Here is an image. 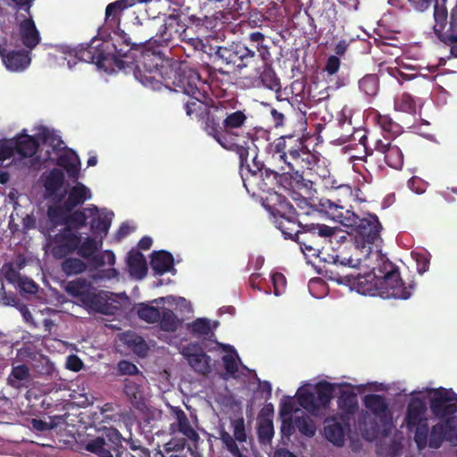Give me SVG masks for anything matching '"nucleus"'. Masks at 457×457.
I'll use <instances>...</instances> for the list:
<instances>
[{"instance_id":"nucleus-1","label":"nucleus","mask_w":457,"mask_h":457,"mask_svg":"<svg viewBox=\"0 0 457 457\" xmlns=\"http://www.w3.org/2000/svg\"><path fill=\"white\" fill-rule=\"evenodd\" d=\"M139 35L136 33L135 40L124 31H113L108 39L93 38L90 43L68 47L64 52L71 59L70 68L77 60L95 63L105 71L134 69L136 79L145 87L158 88L165 81L163 77L164 53L160 47L148 43L136 46Z\"/></svg>"},{"instance_id":"nucleus-2","label":"nucleus","mask_w":457,"mask_h":457,"mask_svg":"<svg viewBox=\"0 0 457 457\" xmlns=\"http://www.w3.org/2000/svg\"><path fill=\"white\" fill-rule=\"evenodd\" d=\"M237 102L219 101L208 121L206 134L212 137L222 148L240 156L246 154V148L241 145L256 141V127L246 129L249 113L246 109H237Z\"/></svg>"},{"instance_id":"nucleus-3","label":"nucleus","mask_w":457,"mask_h":457,"mask_svg":"<svg viewBox=\"0 0 457 457\" xmlns=\"http://www.w3.org/2000/svg\"><path fill=\"white\" fill-rule=\"evenodd\" d=\"M382 284L383 299L406 300L411 295L413 287L405 286L400 277L399 268L385 256H379L376 267L371 272Z\"/></svg>"},{"instance_id":"nucleus-4","label":"nucleus","mask_w":457,"mask_h":457,"mask_svg":"<svg viewBox=\"0 0 457 457\" xmlns=\"http://www.w3.org/2000/svg\"><path fill=\"white\" fill-rule=\"evenodd\" d=\"M66 292L78 299L80 305L88 312L110 314L112 303H109L108 293L94 287L86 278H79L69 281L65 287Z\"/></svg>"},{"instance_id":"nucleus-5","label":"nucleus","mask_w":457,"mask_h":457,"mask_svg":"<svg viewBox=\"0 0 457 457\" xmlns=\"http://www.w3.org/2000/svg\"><path fill=\"white\" fill-rule=\"evenodd\" d=\"M208 47L211 61L220 62L239 71L257 62L254 50L250 49L242 42H231L227 46L212 44V46Z\"/></svg>"},{"instance_id":"nucleus-6","label":"nucleus","mask_w":457,"mask_h":457,"mask_svg":"<svg viewBox=\"0 0 457 457\" xmlns=\"http://www.w3.org/2000/svg\"><path fill=\"white\" fill-rule=\"evenodd\" d=\"M255 142L252 141L245 143V145L242 144L241 145L246 148V154L244 156L237 154L244 187L248 194L253 195H256L254 186L262 192H269L270 189L267 183L261 179L263 177L262 170L264 169V163L258 157V147Z\"/></svg>"},{"instance_id":"nucleus-7","label":"nucleus","mask_w":457,"mask_h":457,"mask_svg":"<svg viewBox=\"0 0 457 457\" xmlns=\"http://www.w3.org/2000/svg\"><path fill=\"white\" fill-rule=\"evenodd\" d=\"M338 229L325 224L318 222H306L300 224L298 234L295 235L297 244H299L303 252H309L312 255H316L323 247V243L328 239L332 242V238L337 241H345V236L337 237Z\"/></svg>"},{"instance_id":"nucleus-8","label":"nucleus","mask_w":457,"mask_h":457,"mask_svg":"<svg viewBox=\"0 0 457 457\" xmlns=\"http://www.w3.org/2000/svg\"><path fill=\"white\" fill-rule=\"evenodd\" d=\"M124 437L114 427H104L98 435L81 443L84 450L97 457H123L127 455L122 445Z\"/></svg>"},{"instance_id":"nucleus-9","label":"nucleus","mask_w":457,"mask_h":457,"mask_svg":"<svg viewBox=\"0 0 457 457\" xmlns=\"http://www.w3.org/2000/svg\"><path fill=\"white\" fill-rule=\"evenodd\" d=\"M179 23L173 16H169L162 24H159L156 20H148L136 32L140 36L136 46L148 43L160 48L167 46L175 35L179 36L181 31H179Z\"/></svg>"},{"instance_id":"nucleus-10","label":"nucleus","mask_w":457,"mask_h":457,"mask_svg":"<svg viewBox=\"0 0 457 457\" xmlns=\"http://www.w3.org/2000/svg\"><path fill=\"white\" fill-rule=\"evenodd\" d=\"M37 137L43 143H49L53 146L54 151H62L57 158V165L66 170L69 178L78 179L80 170V160L75 151L67 148L62 138L59 136L54 135L46 127H41L39 129Z\"/></svg>"},{"instance_id":"nucleus-11","label":"nucleus","mask_w":457,"mask_h":457,"mask_svg":"<svg viewBox=\"0 0 457 457\" xmlns=\"http://www.w3.org/2000/svg\"><path fill=\"white\" fill-rule=\"evenodd\" d=\"M434 21L433 29L437 38L447 46L457 45V0L449 17L445 4L436 3Z\"/></svg>"},{"instance_id":"nucleus-12","label":"nucleus","mask_w":457,"mask_h":457,"mask_svg":"<svg viewBox=\"0 0 457 457\" xmlns=\"http://www.w3.org/2000/svg\"><path fill=\"white\" fill-rule=\"evenodd\" d=\"M337 384L328 381H320L316 385V394L303 390L298 393V403L307 411L317 415L320 409H326L334 395Z\"/></svg>"},{"instance_id":"nucleus-13","label":"nucleus","mask_w":457,"mask_h":457,"mask_svg":"<svg viewBox=\"0 0 457 457\" xmlns=\"http://www.w3.org/2000/svg\"><path fill=\"white\" fill-rule=\"evenodd\" d=\"M330 278L335 280L337 284L345 285L351 289H355L357 293L363 295L379 296L382 298V284L375 278L372 273L365 275L358 274H345L340 275L335 273Z\"/></svg>"},{"instance_id":"nucleus-14","label":"nucleus","mask_w":457,"mask_h":457,"mask_svg":"<svg viewBox=\"0 0 457 457\" xmlns=\"http://www.w3.org/2000/svg\"><path fill=\"white\" fill-rule=\"evenodd\" d=\"M429 394L430 411L435 417L442 420L457 412V394L453 389L432 388Z\"/></svg>"},{"instance_id":"nucleus-15","label":"nucleus","mask_w":457,"mask_h":457,"mask_svg":"<svg viewBox=\"0 0 457 457\" xmlns=\"http://www.w3.org/2000/svg\"><path fill=\"white\" fill-rule=\"evenodd\" d=\"M81 241V235L70 227L60 229L52 239V254L61 260L76 252Z\"/></svg>"},{"instance_id":"nucleus-16","label":"nucleus","mask_w":457,"mask_h":457,"mask_svg":"<svg viewBox=\"0 0 457 457\" xmlns=\"http://www.w3.org/2000/svg\"><path fill=\"white\" fill-rule=\"evenodd\" d=\"M172 84L189 97L195 96L201 97L204 93H207L200 73L194 69L175 71Z\"/></svg>"},{"instance_id":"nucleus-17","label":"nucleus","mask_w":457,"mask_h":457,"mask_svg":"<svg viewBox=\"0 0 457 457\" xmlns=\"http://www.w3.org/2000/svg\"><path fill=\"white\" fill-rule=\"evenodd\" d=\"M215 105L217 104H214L208 93H204L201 97L190 96L184 102L183 108L189 118L204 122V130L206 132L207 124L214 112Z\"/></svg>"},{"instance_id":"nucleus-18","label":"nucleus","mask_w":457,"mask_h":457,"mask_svg":"<svg viewBox=\"0 0 457 457\" xmlns=\"http://www.w3.org/2000/svg\"><path fill=\"white\" fill-rule=\"evenodd\" d=\"M347 228H351L363 244L373 245L380 239L382 225L376 214L368 213L363 218L357 215L355 222Z\"/></svg>"},{"instance_id":"nucleus-19","label":"nucleus","mask_w":457,"mask_h":457,"mask_svg":"<svg viewBox=\"0 0 457 457\" xmlns=\"http://www.w3.org/2000/svg\"><path fill=\"white\" fill-rule=\"evenodd\" d=\"M393 139L383 136V138L372 140L377 153L384 156L385 162L392 169L401 170L403 166V154L400 147L393 143Z\"/></svg>"},{"instance_id":"nucleus-20","label":"nucleus","mask_w":457,"mask_h":457,"mask_svg":"<svg viewBox=\"0 0 457 457\" xmlns=\"http://www.w3.org/2000/svg\"><path fill=\"white\" fill-rule=\"evenodd\" d=\"M319 212L326 214L329 219L342 224L345 227L350 226L357 220V214L343 206L335 204L329 199H320L315 204Z\"/></svg>"},{"instance_id":"nucleus-21","label":"nucleus","mask_w":457,"mask_h":457,"mask_svg":"<svg viewBox=\"0 0 457 457\" xmlns=\"http://www.w3.org/2000/svg\"><path fill=\"white\" fill-rule=\"evenodd\" d=\"M102 247V240L96 241L93 237H86L81 240L76 253L83 259L88 260L96 267L104 265V256L99 254V249Z\"/></svg>"},{"instance_id":"nucleus-22","label":"nucleus","mask_w":457,"mask_h":457,"mask_svg":"<svg viewBox=\"0 0 457 457\" xmlns=\"http://www.w3.org/2000/svg\"><path fill=\"white\" fill-rule=\"evenodd\" d=\"M19 33L23 46L29 51L33 50L40 43V33L36 27L30 12L29 17H26L20 22Z\"/></svg>"},{"instance_id":"nucleus-23","label":"nucleus","mask_w":457,"mask_h":457,"mask_svg":"<svg viewBox=\"0 0 457 457\" xmlns=\"http://www.w3.org/2000/svg\"><path fill=\"white\" fill-rule=\"evenodd\" d=\"M427 411V405L425 402L419 397L411 398L406 410L404 421L407 428L411 431L414 428L415 425L428 421L425 417Z\"/></svg>"},{"instance_id":"nucleus-24","label":"nucleus","mask_w":457,"mask_h":457,"mask_svg":"<svg viewBox=\"0 0 457 457\" xmlns=\"http://www.w3.org/2000/svg\"><path fill=\"white\" fill-rule=\"evenodd\" d=\"M246 46L254 50L257 59L260 58L262 62H272L270 46L263 33L260 31L251 32L246 37Z\"/></svg>"},{"instance_id":"nucleus-25","label":"nucleus","mask_w":457,"mask_h":457,"mask_svg":"<svg viewBox=\"0 0 457 457\" xmlns=\"http://www.w3.org/2000/svg\"><path fill=\"white\" fill-rule=\"evenodd\" d=\"M0 56L6 68L12 71H22L30 63V57L29 52L24 50H12L6 51L0 47Z\"/></svg>"},{"instance_id":"nucleus-26","label":"nucleus","mask_w":457,"mask_h":457,"mask_svg":"<svg viewBox=\"0 0 457 457\" xmlns=\"http://www.w3.org/2000/svg\"><path fill=\"white\" fill-rule=\"evenodd\" d=\"M32 381L30 370L26 364H12L6 383L12 388L21 390L28 388Z\"/></svg>"},{"instance_id":"nucleus-27","label":"nucleus","mask_w":457,"mask_h":457,"mask_svg":"<svg viewBox=\"0 0 457 457\" xmlns=\"http://www.w3.org/2000/svg\"><path fill=\"white\" fill-rule=\"evenodd\" d=\"M196 345H188L183 351L189 365L197 373L206 375L211 370L210 361L211 358L204 352L200 350L199 353H192L191 350L196 349Z\"/></svg>"},{"instance_id":"nucleus-28","label":"nucleus","mask_w":457,"mask_h":457,"mask_svg":"<svg viewBox=\"0 0 457 457\" xmlns=\"http://www.w3.org/2000/svg\"><path fill=\"white\" fill-rule=\"evenodd\" d=\"M137 4L135 0H117L109 4L105 9V25L116 29L120 21L122 12Z\"/></svg>"},{"instance_id":"nucleus-29","label":"nucleus","mask_w":457,"mask_h":457,"mask_svg":"<svg viewBox=\"0 0 457 457\" xmlns=\"http://www.w3.org/2000/svg\"><path fill=\"white\" fill-rule=\"evenodd\" d=\"M175 416L176 422L170 425V430L172 432L178 431L193 443H197L199 435L191 426L185 411L179 408L175 411Z\"/></svg>"},{"instance_id":"nucleus-30","label":"nucleus","mask_w":457,"mask_h":457,"mask_svg":"<svg viewBox=\"0 0 457 457\" xmlns=\"http://www.w3.org/2000/svg\"><path fill=\"white\" fill-rule=\"evenodd\" d=\"M362 403L366 409L380 420L390 414L388 403L383 395L376 394L366 395L362 398Z\"/></svg>"},{"instance_id":"nucleus-31","label":"nucleus","mask_w":457,"mask_h":457,"mask_svg":"<svg viewBox=\"0 0 457 457\" xmlns=\"http://www.w3.org/2000/svg\"><path fill=\"white\" fill-rule=\"evenodd\" d=\"M179 37L184 44L182 48L187 57L194 55L196 52L206 54L209 56L208 46H212V44L208 41L204 42L199 37H189L186 29L179 33Z\"/></svg>"},{"instance_id":"nucleus-32","label":"nucleus","mask_w":457,"mask_h":457,"mask_svg":"<svg viewBox=\"0 0 457 457\" xmlns=\"http://www.w3.org/2000/svg\"><path fill=\"white\" fill-rule=\"evenodd\" d=\"M150 265L156 275H163L173 269V255L164 250L154 252L151 256Z\"/></svg>"},{"instance_id":"nucleus-33","label":"nucleus","mask_w":457,"mask_h":457,"mask_svg":"<svg viewBox=\"0 0 457 457\" xmlns=\"http://www.w3.org/2000/svg\"><path fill=\"white\" fill-rule=\"evenodd\" d=\"M127 264L131 276L139 279L146 276V260L141 252L137 250L129 251L128 253Z\"/></svg>"},{"instance_id":"nucleus-34","label":"nucleus","mask_w":457,"mask_h":457,"mask_svg":"<svg viewBox=\"0 0 457 457\" xmlns=\"http://www.w3.org/2000/svg\"><path fill=\"white\" fill-rule=\"evenodd\" d=\"M123 393L135 408L141 410L145 406L144 391L137 383L126 378L124 380Z\"/></svg>"},{"instance_id":"nucleus-35","label":"nucleus","mask_w":457,"mask_h":457,"mask_svg":"<svg viewBox=\"0 0 457 457\" xmlns=\"http://www.w3.org/2000/svg\"><path fill=\"white\" fill-rule=\"evenodd\" d=\"M299 214H295V218H276L275 225L281 231L285 239L295 241V235L298 234L300 230V224H304L298 219Z\"/></svg>"},{"instance_id":"nucleus-36","label":"nucleus","mask_w":457,"mask_h":457,"mask_svg":"<svg viewBox=\"0 0 457 457\" xmlns=\"http://www.w3.org/2000/svg\"><path fill=\"white\" fill-rule=\"evenodd\" d=\"M92 196L90 190L82 183L77 182L68 193V196L64 201L65 206L68 209L73 210L79 204H82L86 200L90 199Z\"/></svg>"},{"instance_id":"nucleus-37","label":"nucleus","mask_w":457,"mask_h":457,"mask_svg":"<svg viewBox=\"0 0 457 457\" xmlns=\"http://www.w3.org/2000/svg\"><path fill=\"white\" fill-rule=\"evenodd\" d=\"M15 151L22 157L33 156L39 146L38 141L32 136L21 135L14 142Z\"/></svg>"},{"instance_id":"nucleus-38","label":"nucleus","mask_w":457,"mask_h":457,"mask_svg":"<svg viewBox=\"0 0 457 457\" xmlns=\"http://www.w3.org/2000/svg\"><path fill=\"white\" fill-rule=\"evenodd\" d=\"M64 181V174L59 169H53L44 182L46 195L47 197L57 196L58 192L62 188Z\"/></svg>"},{"instance_id":"nucleus-39","label":"nucleus","mask_w":457,"mask_h":457,"mask_svg":"<svg viewBox=\"0 0 457 457\" xmlns=\"http://www.w3.org/2000/svg\"><path fill=\"white\" fill-rule=\"evenodd\" d=\"M261 84L270 90L278 92L280 86V79L272 68V62H262V71L259 75Z\"/></svg>"},{"instance_id":"nucleus-40","label":"nucleus","mask_w":457,"mask_h":457,"mask_svg":"<svg viewBox=\"0 0 457 457\" xmlns=\"http://www.w3.org/2000/svg\"><path fill=\"white\" fill-rule=\"evenodd\" d=\"M292 162H294V165L287 166L289 170H295L297 167L310 170H312L315 167L320 169V165L318 163L319 160L308 150L307 146L299 153V156L297 155V157L295 156L292 159Z\"/></svg>"},{"instance_id":"nucleus-41","label":"nucleus","mask_w":457,"mask_h":457,"mask_svg":"<svg viewBox=\"0 0 457 457\" xmlns=\"http://www.w3.org/2000/svg\"><path fill=\"white\" fill-rule=\"evenodd\" d=\"M337 405L339 410L345 415H353L358 410V398L352 390H343L338 396Z\"/></svg>"},{"instance_id":"nucleus-42","label":"nucleus","mask_w":457,"mask_h":457,"mask_svg":"<svg viewBox=\"0 0 457 457\" xmlns=\"http://www.w3.org/2000/svg\"><path fill=\"white\" fill-rule=\"evenodd\" d=\"M307 182L298 170L283 172L279 176V183L287 189L296 190L307 187Z\"/></svg>"},{"instance_id":"nucleus-43","label":"nucleus","mask_w":457,"mask_h":457,"mask_svg":"<svg viewBox=\"0 0 457 457\" xmlns=\"http://www.w3.org/2000/svg\"><path fill=\"white\" fill-rule=\"evenodd\" d=\"M86 212H88L90 215H96L98 212V208L96 206H93L91 208H87L84 211H75L73 212H69L65 227H70L74 231H78L79 228L85 227L87 225V220Z\"/></svg>"},{"instance_id":"nucleus-44","label":"nucleus","mask_w":457,"mask_h":457,"mask_svg":"<svg viewBox=\"0 0 457 457\" xmlns=\"http://www.w3.org/2000/svg\"><path fill=\"white\" fill-rule=\"evenodd\" d=\"M190 333L198 338H211L214 333L211 328L210 320L206 318H198L188 325Z\"/></svg>"},{"instance_id":"nucleus-45","label":"nucleus","mask_w":457,"mask_h":457,"mask_svg":"<svg viewBox=\"0 0 457 457\" xmlns=\"http://www.w3.org/2000/svg\"><path fill=\"white\" fill-rule=\"evenodd\" d=\"M72 210L68 209L63 202L61 205L49 206L47 210V216L50 222L54 226H66L68 214Z\"/></svg>"},{"instance_id":"nucleus-46","label":"nucleus","mask_w":457,"mask_h":457,"mask_svg":"<svg viewBox=\"0 0 457 457\" xmlns=\"http://www.w3.org/2000/svg\"><path fill=\"white\" fill-rule=\"evenodd\" d=\"M286 136H282L270 143L267 146V151L269 154H272L273 157L277 155L278 159L282 161L287 166H292L294 162L289 161L288 156L286 154Z\"/></svg>"},{"instance_id":"nucleus-47","label":"nucleus","mask_w":457,"mask_h":457,"mask_svg":"<svg viewBox=\"0 0 457 457\" xmlns=\"http://www.w3.org/2000/svg\"><path fill=\"white\" fill-rule=\"evenodd\" d=\"M324 435L335 445L341 446L345 443V428L339 422L327 424L324 427Z\"/></svg>"},{"instance_id":"nucleus-48","label":"nucleus","mask_w":457,"mask_h":457,"mask_svg":"<svg viewBox=\"0 0 457 457\" xmlns=\"http://www.w3.org/2000/svg\"><path fill=\"white\" fill-rule=\"evenodd\" d=\"M160 328L165 332H175L181 324V320L170 309L164 308L161 312V318L158 320Z\"/></svg>"},{"instance_id":"nucleus-49","label":"nucleus","mask_w":457,"mask_h":457,"mask_svg":"<svg viewBox=\"0 0 457 457\" xmlns=\"http://www.w3.org/2000/svg\"><path fill=\"white\" fill-rule=\"evenodd\" d=\"M87 264L84 261L75 257H65L61 269L67 276L79 275L86 271Z\"/></svg>"},{"instance_id":"nucleus-50","label":"nucleus","mask_w":457,"mask_h":457,"mask_svg":"<svg viewBox=\"0 0 457 457\" xmlns=\"http://www.w3.org/2000/svg\"><path fill=\"white\" fill-rule=\"evenodd\" d=\"M360 90L367 96H375L379 89V79L376 74H367L359 80Z\"/></svg>"},{"instance_id":"nucleus-51","label":"nucleus","mask_w":457,"mask_h":457,"mask_svg":"<svg viewBox=\"0 0 457 457\" xmlns=\"http://www.w3.org/2000/svg\"><path fill=\"white\" fill-rule=\"evenodd\" d=\"M349 249L353 248L352 243L350 241L346 242V245H342V250H340L337 253L331 255L332 263L335 265H342L348 267H356L359 263L360 260H353L350 254H348V247Z\"/></svg>"},{"instance_id":"nucleus-52","label":"nucleus","mask_w":457,"mask_h":457,"mask_svg":"<svg viewBox=\"0 0 457 457\" xmlns=\"http://www.w3.org/2000/svg\"><path fill=\"white\" fill-rule=\"evenodd\" d=\"M295 425L297 430L307 437H312L316 433V425L308 415L295 416Z\"/></svg>"},{"instance_id":"nucleus-53","label":"nucleus","mask_w":457,"mask_h":457,"mask_svg":"<svg viewBox=\"0 0 457 457\" xmlns=\"http://www.w3.org/2000/svg\"><path fill=\"white\" fill-rule=\"evenodd\" d=\"M257 435L261 444L266 445L270 443L274 436V427L272 420L267 418L260 420L257 428Z\"/></svg>"},{"instance_id":"nucleus-54","label":"nucleus","mask_w":457,"mask_h":457,"mask_svg":"<svg viewBox=\"0 0 457 457\" xmlns=\"http://www.w3.org/2000/svg\"><path fill=\"white\" fill-rule=\"evenodd\" d=\"M377 122L381 128L382 131L387 134L385 135L386 137L392 138L394 140V138L400 133L401 127L388 115L379 114L378 116Z\"/></svg>"},{"instance_id":"nucleus-55","label":"nucleus","mask_w":457,"mask_h":457,"mask_svg":"<svg viewBox=\"0 0 457 457\" xmlns=\"http://www.w3.org/2000/svg\"><path fill=\"white\" fill-rule=\"evenodd\" d=\"M220 439L222 442L223 447H225L233 457H247L239 449L236 439L224 428L220 430Z\"/></svg>"},{"instance_id":"nucleus-56","label":"nucleus","mask_w":457,"mask_h":457,"mask_svg":"<svg viewBox=\"0 0 457 457\" xmlns=\"http://www.w3.org/2000/svg\"><path fill=\"white\" fill-rule=\"evenodd\" d=\"M91 220L90 228L95 236L97 235H107L108 230L111 227L112 219L106 214L98 215V212L95 215Z\"/></svg>"},{"instance_id":"nucleus-57","label":"nucleus","mask_w":457,"mask_h":457,"mask_svg":"<svg viewBox=\"0 0 457 457\" xmlns=\"http://www.w3.org/2000/svg\"><path fill=\"white\" fill-rule=\"evenodd\" d=\"M287 145H286V154L288 156V160L292 162L297 155L299 156V153L306 147L304 141L298 137L293 135L286 136Z\"/></svg>"},{"instance_id":"nucleus-58","label":"nucleus","mask_w":457,"mask_h":457,"mask_svg":"<svg viewBox=\"0 0 457 457\" xmlns=\"http://www.w3.org/2000/svg\"><path fill=\"white\" fill-rule=\"evenodd\" d=\"M445 440H446L445 427L442 423L432 426L429 433L428 446L433 449H438Z\"/></svg>"},{"instance_id":"nucleus-59","label":"nucleus","mask_w":457,"mask_h":457,"mask_svg":"<svg viewBox=\"0 0 457 457\" xmlns=\"http://www.w3.org/2000/svg\"><path fill=\"white\" fill-rule=\"evenodd\" d=\"M414 442L419 450H423L428 445V421H423L415 425Z\"/></svg>"},{"instance_id":"nucleus-60","label":"nucleus","mask_w":457,"mask_h":457,"mask_svg":"<svg viewBox=\"0 0 457 457\" xmlns=\"http://www.w3.org/2000/svg\"><path fill=\"white\" fill-rule=\"evenodd\" d=\"M137 315L141 320L148 323H155L161 318V312L156 307L142 303L137 309Z\"/></svg>"},{"instance_id":"nucleus-61","label":"nucleus","mask_w":457,"mask_h":457,"mask_svg":"<svg viewBox=\"0 0 457 457\" xmlns=\"http://www.w3.org/2000/svg\"><path fill=\"white\" fill-rule=\"evenodd\" d=\"M395 109L407 113L416 112V102L408 93H403L395 102Z\"/></svg>"},{"instance_id":"nucleus-62","label":"nucleus","mask_w":457,"mask_h":457,"mask_svg":"<svg viewBox=\"0 0 457 457\" xmlns=\"http://www.w3.org/2000/svg\"><path fill=\"white\" fill-rule=\"evenodd\" d=\"M271 214L274 218H286L291 217L295 218V214H298L294 207V205L287 200L285 196L284 201L278 204L277 207H273V212Z\"/></svg>"},{"instance_id":"nucleus-63","label":"nucleus","mask_w":457,"mask_h":457,"mask_svg":"<svg viewBox=\"0 0 457 457\" xmlns=\"http://www.w3.org/2000/svg\"><path fill=\"white\" fill-rule=\"evenodd\" d=\"M402 448V444L399 441L390 439L387 443L384 442L380 444L378 453L390 457H396L401 453Z\"/></svg>"},{"instance_id":"nucleus-64","label":"nucleus","mask_w":457,"mask_h":457,"mask_svg":"<svg viewBox=\"0 0 457 457\" xmlns=\"http://www.w3.org/2000/svg\"><path fill=\"white\" fill-rule=\"evenodd\" d=\"M446 431V441L451 442L454 445L457 444V416L453 414L451 416L443 419Z\"/></svg>"}]
</instances>
